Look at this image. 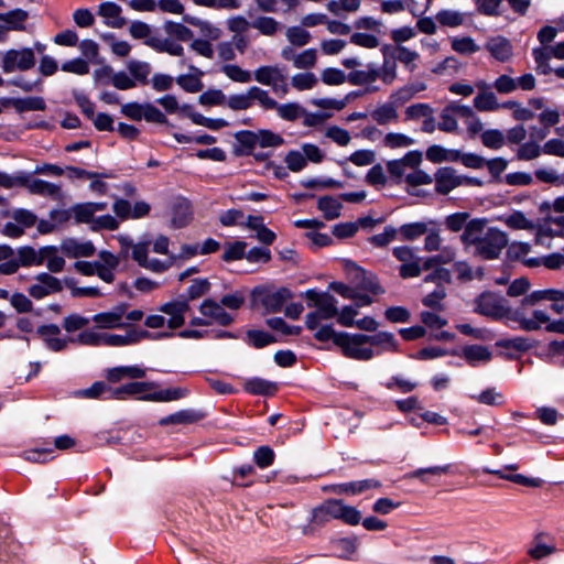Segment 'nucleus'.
Returning <instances> with one entry per match:
<instances>
[{"instance_id": "1", "label": "nucleus", "mask_w": 564, "mask_h": 564, "mask_svg": "<svg viewBox=\"0 0 564 564\" xmlns=\"http://www.w3.org/2000/svg\"><path fill=\"white\" fill-rule=\"evenodd\" d=\"M305 296L308 301L307 306L315 308L305 316V326L314 332V337L318 341H329L336 334L328 322L338 314L337 300L327 292L316 290H307Z\"/></svg>"}, {"instance_id": "2", "label": "nucleus", "mask_w": 564, "mask_h": 564, "mask_svg": "<svg viewBox=\"0 0 564 564\" xmlns=\"http://www.w3.org/2000/svg\"><path fill=\"white\" fill-rule=\"evenodd\" d=\"M118 241L121 246V253L124 256L128 254L129 249H131V258L135 261L141 268L149 270L154 273H163L167 271L173 264L175 257L171 256L169 259L160 260L156 258L149 257L150 242L141 241L133 243L132 239L128 236L120 235L118 237Z\"/></svg>"}, {"instance_id": "3", "label": "nucleus", "mask_w": 564, "mask_h": 564, "mask_svg": "<svg viewBox=\"0 0 564 564\" xmlns=\"http://www.w3.org/2000/svg\"><path fill=\"white\" fill-rule=\"evenodd\" d=\"M330 340L340 348L345 357L356 360H370L375 357V349L369 347L364 334L336 333Z\"/></svg>"}, {"instance_id": "4", "label": "nucleus", "mask_w": 564, "mask_h": 564, "mask_svg": "<svg viewBox=\"0 0 564 564\" xmlns=\"http://www.w3.org/2000/svg\"><path fill=\"white\" fill-rule=\"evenodd\" d=\"M507 245V235L497 228L490 227L484 232L475 252L484 259L492 260L500 256Z\"/></svg>"}, {"instance_id": "5", "label": "nucleus", "mask_w": 564, "mask_h": 564, "mask_svg": "<svg viewBox=\"0 0 564 564\" xmlns=\"http://www.w3.org/2000/svg\"><path fill=\"white\" fill-rule=\"evenodd\" d=\"M253 78L261 85L270 86L275 94L286 95L289 85L283 69L276 65H264L253 72Z\"/></svg>"}, {"instance_id": "6", "label": "nucleus", "mask_w": 564, "mask_h": 564, "mask_svg": "<svg viewBox=\"0 0 564 564\" xmlns=\"http://www.w3.org/2000/svg\"><path fill=\"white\" fill-rule=\"evenodd\" d=\"M451 276L452 275L449 270L444 268H437L434 272H432L425 278V282H437V285L431 293L426 294L423 297V305L434 311L443 310L442 301L446 296V289L444 288V285L441 284V282L448 283L451 281Z\"/></svg>"}, {"instance_id": "7", "label": "nucleus", "mask_w": 564, "mask_h": 564, "mask_svg": "<svg viewBox=\"0 0 564 564\" xmlns=\"http://www.w3.org/2000/svg\"><path fill=\"white\" fill-rule=\"evenodd\" d=\"M35 65V55L32 48L9 50L2 56V70L6 74L17 70L24 72Z\"/></svg>"}, {"instance_id": "8", "label": "nucleus", "mask_w": 564, "mask_h": 564, "mask_svg": "<svg viewBox=\"0 0 564 564\" xmlns=\"http://www.w3.org/2000/svg\"><path fill=\"white\" fill-rule=\"evenodd\" d=\"M63 290V282L56 276L41 272L33 278L28 288L29 295L34 300H42L46 296L59 293Z\"/></svg>"}, {"instance_id": "9", "label": "nucleus", "mask_w": 564, "mask_h": 564, "mask_svg": "<svg viewBox=\"0 0 564 564\" xmlns=\"http://www.w3.org/2000/svg\"><path fill=\"white\" fill-rule=\"evenodd\" d=\"M421 163L422 152L413 150L406 152L401 159L388 161L387 171L395 183H400L403 178L406 180L410 169L419 167Z\"/></svg>"}, {"instance_id": "10", "label": "nucleus", "mask_w": 564, "mask_h": 564, "mask_svg": "<svg viewBox=\"0 0 564 564\" xmlns=\"http://www.w3.org/2000/svg\"><path fill=\"white\" fill-rule=\"evenodd\" d=\"M535 62V70L539 75H549L553 70L550 65L552 57L564 59V41L551 46H541L532 50Z\"/></svg>"}, {"instance_id": "11", "label": "nucleus", "mask_w": 564, "mask_h": 564, "mask_svg": "<svg viewBox=\"0 0 564 564\" xmlns=\"http://www.w3.org/2000/svg\"><path fill=\"white\" fill-rule=\"evenodd\" d=\"M36 334L43 340L46 348L59 352L65 350L69 344L74 343V337L61 336V328L56 324H45L36 329Z\"/></svg>"}, {"instance_id": "12", "label": "nucleus", "mask_w": 564, "mask_h": 564, "mask_svg": "<svg viewBox=\"0 0 564 564\" xmlns=\"http://www.w3.org/2000/svg\"><path fill=\"white\" fill-rule=\"evenodd\" d=\"M558 551L556 538L545 531H540L531 539V561H542Z\"/></svg>"}, {"instance_id": "13", "label": "nucleus", "mask_w": 564, "mask_h": 564, "mask_svg": "<svg viewBox=\"0 0 564 564\" xmlns=\"http://www.w3.org/2000/svg\"><path fill=\"white\" fill-rule=\"evenodd\" d=\"M25 189L32 195H39L53 200H62L64 193L59 184L36 178L29 172Z\"/></svg>"}, {"instance_id": "14", "label": "nucleus", "mask_w": 564, "mask_h": 564, "mask_svg": "<svg viewBox=\"0 0 564 564\" xmlns=\"http://www.w3.org/2000/svg\"><path fill=\"white\" fill-rule=\"evenodd\" d=\"M534 236L536 245H544V239L552 236H564V213L546 214L543 224L535 228Z\"/></svg>"}, {"instance_id": "15", "label": "nucleus", "mask_w": 564, "mask_h": 564, "mask_svg": "<svg viewBox=\"0 0 564 564\" xmlns=\"http://www.w3.org/2000/svg\"><path fill=\"white\" fill-rule=\"evenodd\" d=\"M199 312L204 317H207L212 324H218L220 326H229L234 323L235 316L228 313L223 304L215 300L207 299L199 305Z\"/></svg>"}, {"instance_id": "16", "label": "nucleus", "mask_w": 564, "mask_h": 564, "mask_svg": "<svg viewBox=\"0 0 564 564\" xmlns=\"http://www.w3.org/2000/svg\"><path fill=\"white\" fill-rule=\"evenodd\" d=\"M99 329H124L128 323L124 322V305H118L110 311L100 312L91 317Z\"/></svg>"}, {"instance_id": "17", "label": "nucleus", "mask_w": 564, "mask_h": 564, "mask_svg": "<svg viewBox=\"0 0 564 564\" xmlns=\"http://www.w3.org/2000/svg\"><path fill=\"white\" fill-rule=\"evenodd\" d=\"M435 182V191L441 195H447L453 189L462 186V175L452 166H443L437 169L433 176Z\"/></svg>"}, {"instance_id": "18", "label": "nucleus", "mask_w": 564, "mask_h": 564, "mask_svg": "<svg viewBox=\"0 0 564 564\" xmlns=\"http://www.w3.org/2000/svg\"><path fill=\"white\" fill-rule=\"evenodd\" d=\"M507 301L495 294L484 293L477 300L476 312L481 315L500 319Z\"/></svg>"}, {"instance_id": "19", "label": "nucleus", "mask_w": 564, "mask_h": 564, "mask_svg": "<svg viewBox=\"0 0 564 564\" xmlns=\"http://www.w3.org/2000/svg\"><path fill=\"white\" fill-rule=\"evenodd\" d=\"M159 311L170 316L167 327L176 329L184 325L185 314L189 311V304L187 300L171 301L162 304Z\"/></svg>"}, {"instance_id": "20", "label": "nucleus", "mask_w": 564, "mask_h": 564, "mask_svg": "<svg viewBox=\"0 0 564 564\" xmlns=\"http://www.w3.org/2000/svg\"><path fill=\"white\" fill-rule=\"evenodd\" d=\"M382 54H390V57L400 62L409 72H414L417 67L416 61L420 54L403 45H384L381 48Z\"/></svg>"}, {"instance_id": "21", "label": "nucleus", "mask_w": 564, "mask_h": 564, "mask_svg": "<svg viewBox=\"0 0 564 564\" xmlns=\"http://www.w3.org/2000/svg\"><path fill=\"white\" fill-rule=\"evenodd\" d=\"M527 297L522 299L520 307H512L506 303L501 321L512 327L519 329H529V318L527 317Z\"/></svg>"}, {"instance_id": "22", "label": "nucleus", "mask_w": 564, "mask_h": 564, "mask_svg": "<svg viewBox=\"0 0 564 564\" xmlns=\"http://www.w3.org/2000/svg\"><path fill=\"white\" fill-rule=\"evenodd\" d=\"M142 336H150V332L144 329L129 328L126 334L105 333V345L108 347H123L138 344Z\"/></svg>"}, {"instance_id": "23", "label": "nucleus", "mask_w": 564, "mask_h": 564, "mask_svg": "<svg viewBox=\"0 0 564 564\" xmlns=\"http://www.w3.org/2000/svg\"><path fill=\"white\" fill-rule=\"evenodd\" d=\"M147 376V369L139 365L117 366L106 370L108 382L117 383L124 379H142Z\"/></svg>"}, {"instance_id": "24", "label": "nucleus", "mask_w": 564, "mask_h": 564, "mask_svg": "<svg viewBox=\"0 0 564 564\" xmlns=\"http://www.w3.org/2000/svg\"><path fill=\"white\" fill-rule=\"evenodd\" d=\"M155 384L153 382L145 381H132L113 389V400H126L130 397H138L142 400H147V391L152 389Z\"/></svg>"}, {"instance_id": "25", "label": "nucleus", "mask_w": 564, "mask_h": 564, "mask_svg": "<svg viewBox=\"0 0 564 564\" xmlns=\"http://www.w3.org/2000/svg\"><path fill=\"white\" fill-rule=\"evenodd\" d=\"M539 301H549V308L555 314L564 312V292L558 290H541L531 292V305Z\"/></svg>"}, {"instance_id": "26", "label": "nucleus", "mask_w": 564, "mask_h": 564, "mask_svg": "<svg viewBox=\"0 0 564 564\" xmlns=\"http://www.w3.org/2000/svg\"><path fill=\"white\" fill-rule=\"evenodd\" d=\"M61 250L68 258H80L93 256L95 247L91 241H80L69 238L61 243Z\"/></svg>"}, {"instance_id": "27", "label": "nucleus", "mask_w": 564, "mask_h": 564, "mask_svg": "<svg viewBox=\"0 0 564 564\" xmlns=\"http://www.w3.org/2000/svg\"><path fill=\"white\" fill-rule=\"evenodd\" d=\"M519 87L524 90L529 89V74H523L517 78L503 74L500 75L492 84V88H495L499 94H510Z\"/></svg>"}, {"instance_id": "28", "label": "nucleus", "mask_w": 564, "mask_h": 564, "mask_svg": "<svg viewBox=\"0 0 564 564\" xmlns=\"http://www.w3.org/2000/svg\"><path fill=\"white\" fill-rule=\"evenodd\" d=\"M486 50L499 62L508 61L512 55V46L503 36H494L485 45Z\"/></svg>"}, {"instance_id": "29", "label": "nucleus", "mask_w": 564, "mask_h": 564, "mask_svg": "<svg viewBox=\"0 0 564 564\" xmlns=\"http://www.w3.org/2000/svg\"><path fill=\"white\" fill-rule=\"evenodd\" d=\"M50 251L48 248L42 247L39 250L32 247H21L18 250V261L20 267H32L41 265L45 262L46 253Z\"/></svg>"}, {"instance_id": "30", "label": "nucleus", "mask_w": 564, "mask_h": 564, "mask_svg": "<svg viewBox=\"0 0 564 564\" xmlns=\"http://www.w3.org/2000/svg\"><path fill=\"white\" fill-rule=\"evenodd\" d=\"M370 116L380 126L394 123L399 120L398 105L390 100L376 107Z\"/></svg>"}, {"instance_id": "31", "label": "nucleus", "mask_w": 564, "mask_h": 564, "mask_svg": "<svg viewBox=\"0 0 564 564\" xmlns=\"http://www.w3.org/2000/svg\"><path fill=\"white\" fill-rule=\"evenodd\" d=\"M462 356L470 366L477 367L490 361L492 354L485 346L469 345L463 348Z\"/></svg>"}, {"instance_id": "32", "label": "nucleus", "mask_w": 564, "mask_h": 564, "mask_svg": "<svg viewBox=\"0 0 564 564\" xmlns=\"http://www.w3.org/2000/svg\"><path fill=\"white\" fill-rule=\"evenodd\" d=\"M366 337L369 347L372 349L373 347L378 348V350L375 351V356L382 351H395L398 349L397 340L391 333L380 332L375 335H366Z\"/></svg>"}, {"instance_id": "33", "label": "nucleus", "mask_w": 564, "mask_h": 564, "mask_svg": "<svg viewBox=\"0 0 564 564\" xmlns=\"http://www.w3.org/2000/svg\"><path fill=\"white\" fill-rule=\"evenodd\" d=\"M126 67L129 75L134 80L137 87L139 85L149 84V76L151 74L152 67L148 62L139 59H129L126 63Z\"/></svg>"}, {"instance_id": "34", "label": "nucleus", "mask_w": 564, "mask_h": 564, "mask_svg": "<svg viewBox=\"0 0 564 564\" xmlns=\"http://www.w3.org/2000/svg\"><path fill=\"white\" fill-rule=\"evenodd\" d=\"M380 79L378 65L368 63L365 69L352 70L348 74L347 80L352 85H368Z\"/></svg>"}, {"instance_id": "35", "label": "nucleus", "mask_w": 564, "mask_h": 564, "mask_svg": "<svg viewBox=\"0 0 564 564\" xmlns=\"http://www.w3.org/2000/svg\"><path fill=\"white\" fill-rule=\"evenodd\" d=\"M113 389L104 381H96L89 388L76 391L75 395L85 399L111 400L113 399Z\"/></svg>"}, {"instance_id": "36", "label": "nucleus", "mask_w": 564, "mask_h": 564, "mask_svg": "<svg viewBox=\"0 0 564 564\" xmlns=\"http://www.w3.org/2000/svg\"><path fill=\"white\" fill-rule=\"evenodd\" d=\"M291 297V291L286 288H281L274 292L267 293L262 299V304L267 312L275 313L281 311L283 305Z\"/></svg>"}, {"instance_id": "37", "label": "nucleus", "mask_w": 564, "mask_h": 564, "mask_svg": "<svg viewBox=\"0 0 564 564\" xmlns=\"http://www.w3.org/2000/svg\"><path fill=\"white\" fill-rule=\"evenodd\" d=\"M531 109L540 110L536 118L544 128L555 126L560 121V112L554 108L544 107V101L540 98L531 99Z\"/></svg>"}, {"instance_id": "38", "label": "nucleus", "mask_w": 564, "mask_h": 564, "mask_svg": "<svg viewBox=\"0 0 564 564\" xmlns=\"http://www.w3.org/2000/svg\"><path fill=\"white\" fill-rule=\"evenodd\" d=\"M434 225V221H414L400 226L398 234L402 240L413 241L429 231V227Z\"/></svg>"}, {"instance_id": "39", "label": "nucleus", "mask_w": 564, "mask_h": 564, "mask_svg": "<svg viewBox=\"0 0 564 564\" xmlns=\"http://www.w3.org/2000/svg\"><path fill=\"white\" fill-rule=\"evenodd\" d=\"M189 69L193 70V74L180 75L175 82L187 93H198L204 87L200 79L203 72L193 65L189 66Z\"/></svg>"}, {"instance_id": "40", "label": "nucleus", "mask_w": 564, "mask_h": 564, "mask_svg": "<svg viewBox=\"0 0 564 564\" xmlns=\"http://www.w3.org/2000/svg\"><path fill=\"white\" fill-rule=\"evenodd\" d=\"M484 232V221L474 219L467 223L460 239L466 247L475 246L476 249L482 238Z\"/></svg>"}, {"instance_id": "41", "label": "nucleus", "mask_w": 564, "mask_h": 564, "mask_svg": "<svg viewBox=\"0 0 564 564\" xmlns=\"http://www.w3.org/2000/svg\"><path fill=\"white\" fill-rule=\"evenodd\" d=\"M98 13L106 20V24L111 28H121L124 24V19L121 17V8L115 2L101 3Z\"/></svg>"}, {"instance_id": "42", "label": "nucleus", "mask_w": 564, "mask_h": 564, "mask_svg": "<svg viewBox=\"0 0 564 564\" xmlns=\"http://www.w3.org/2000/svg\"><path fill=\"white\" fill-rule=\"evenodd\" d=\"M203 414L196 410L186 409L175 412L166 417L161 419L160 424H191L203 419Z\"/></svg>"}, {"instance_id": "43", "label": "nucleus", "mask_w": 564, "mask_h": 564, "mask_svg": "<svg viewBox=\"0 0 564 564\" xmlns=\"http://www.w3.org/2000/svg\"><path fill=\"white\" fill-rule=\"evenodd\" d=\"M252 29L264 36L272 37L282 29V24L273 17L259 15L252 20Z\"/></svg>"}, {"instance_id": "44", "label": "nucleus", "mask_w": 564, "mask_h": 564, "mask_svg": "<svg viewBox=\"0 0 564 564\" xmlns=\"http://www.w3.org/2000/svg\"><path fill=\"white\" fill-rule=\"evenodd\" d=\"M148 46L152 47L158 52H164L173 56H182L184 48L174 40L167 37L158 36L156 39H150Z\"/></svg>"}, {"instance_id": "45", "label": "nucleus", "mask_w": 564, "mask_h": 564, "mask_svg": "<svg viewBox=\"0 0 564 564\" xmlns=\"http://www.w3.org/2000/svg\"><path fill=\"white\" fill-rule=\"evenodd\" d=\"M243 388L254 395H269L274 393L276 384L262 378H251L246 380Z\"/></svg>"}, {"instance_id": "46", "label": "nucleus", "mask_w": 564, "mask_h": 564, "mask_svg": "<svg viewBox=\"0 0 564 564\" xmlns=\"http://www.w3.org/2000/svg\"><path fill=\"white\" fill-rule=\"evenodd\" d=\"M192 218L191 204L186 199L178 200L173 206L172 224L176 228H182L188 224Z\"/></svg>"}, {"instance_id": "47", "label": "nucleus", "mask_w": 564, "mask_h": 564, "mask_svg": "<svg viewBox=\"0 0 564 564\" xmlns=\"http://www.w3.org/2000/svg\"><path fill=\"white\" fill-rule=\"evenodd\" d=\"M26 19L28 12L22 9L0 13V21L4 22L3 28L7 30H24Z\"/></svg>"}, {"instance_id": "48", "label": "nucleus", "mask_w": 564, "mask_h": 564, "mask_svg": "<svg viewBox=\"0 0 564 564\" xmlns=\"http://www.w3.org/2000/svg\"><path fill=\"white\" fill-rule=\"evenodd\" d=\"M414 142V139L400 132H388L381 139V145L391 150L409 148Z\"/></svg>"}, {"instance_id": "49", "label": "nucleus", "mask_w": 564, "mask_h": 564, "mask_svg": "<svg viewBox=\"0 0 564 564\" xmlns=\"http://www.w3.org/2000/svg\"><path fill=\"white\" fill-rule=\"evenodd\" d=\"M317 207L323 213L324 217L330 220L340 216L343 205L336 197L323 196L318 199Z\"/></svg>"}, {"instance_id": "50", "label": "nucleus", "mask_w": 564, "mask_h": 564, "mask_svg": "<svg viewBox=\"0 0 564 564\" xmlns=\"http://www.w3.org/2000/svg\"><path fill=\"white\" fill-rule=\"evenodd\" d=\"M474 107L478 111H496L502 108V104H499L497 96L491 90L477 94L474 98Z\"/></svg>"}, {"instance_id": "51", "label": "nucleus", "mask_w": 564, "mask_h": 564, "mask_svg": "<svg viewBox=\"0 0 564 564\" xmlns=\"http://www.w3.org/2000/svg\"><path fill=\"white\" fill-rule=\"evenodd\" d=\"M332 550L335 556L349 560L357 550V543L351 538L337 539L332 542Z\"/></svg>"}, {"instance_id": "52", "label": "nucleus", "mask_w": 564, "mask_h": 564, "mask_svg": "<svg viewBox=\"0 0 564 564\" xmlns=\"http://www.w3.org/2000/svg\"><path fill=\"white\" fill-rule=\"evenodd\" d=\"M541 265L550 270H560L564 267V254L554 252L541 257H531V268Z\"/></svg>"}, {"instance_id": "53", "label": "nucleus", "mask_w": 564, "mask_h": 564, "mask_svg": "<svg viewBox=\"0 0 564 564\" xmlns=\"http://www.w3.org/2000/svg\"><path fill=\"white\" fill-rule=\"evenodd\" d=\"M10 104L19 112L44 110L46 107L44 99L41 97L13 98Z\"/></svg>"}, {"instance_id": "54", "label": "nucleus", "mask_w": 564, "mask_h": 564, "mask_svg": "<svg viewBox=\"0 0 564 564\" xmlns=\"http://www.w3.org/2000/svg\"><path fill=\"white\" fill-rule=\"evenodd\" d=\"M383 62L378 70L380 80L386 85H391L397 79V61L390 57V54H382Z\"/></svg>"}, {"instance_id": "55", "label": "nucleus", "mask_w": 564, "mask_h": 564, "mask_svg": "<svg viewBox=\"0 0 564 564\" xmlns=\"http://www.w3.org/2000/svg\"><path fill=\"white\" fill-rule=\"evenodd\" d=\"M26 171H18L14 174H8L6 172L0 171V186L6 189H12L15 187H24L28 181Z\"/></svg>"}, {"instance_id": "56", "label": "nucleus", "mask_w": 564, "mask_h": 564, "mask_svg": "<svg viewBox=\"0 0 564 564\" xmlns=\"http://www.w3.org/2000/svg\"><path fill=\"white\" fill-rule=\"evenodd\" d=\"M275 111L281 119L286 121H295L305 115V108L299 102L278 104Z\"/></svg>"}, {"instance_id": "57", "label": "nucleus", "mask_w": 564, "mask_h": 564, "mask_svg": "<svg viewBox=\"0 0 564 564\" xmlns=\"http://www.w3.org/2000/svg\"><path fill=\"white\" fill-rule=\"evenodd\" d=\"M318 83V78L314 73H297L291 77V86L297 91L311 90Z\"/></svg>"}, {"instance_id": "58", "label": "nucleus", "mask_w": 564, "mask_h": 564, "mask_svg": "<svg viewBox=\"0 0 564 564\" xmlns=\"http://www.w3.org/2000/svg\"><path fill=\"white\" fill-rule=\"evenodd\" d=\"M74 343L85 346H104L105 332L95 328L86 329L74 337Z\"/></svg>"}, {"instance_id": "59", "label": "nucleus", "mask_w": 564, "mask_h": 564, "mask_svg": "<svg viewBox=\"0 0 564 564\" xmlns=\"http://www.w3.org/2000/svg\"><path fill=\"white\" fill-rule=\"evenodd\" d=\"M187 395V390L176 387V388H169L163 389L160 391H156L154 393H150L148 397H145L147 400L151 401H158V402H169L174 400H180Z\"/></svg>"}, {"instance_id": "60", "label": "nucleus", "mask_w": 564, "mask_h": 564, "mask_svg": "<svg viewBox=\"0 0 564 564\" xmlns=\"http://www.w3.org/2000/svg\"><path fill=\"white\" fill-rule=\"evenodd\" d=\"M466 15L456 10H441L436 14V20L441 25L448 28H457L465 22Z\"/></svg>"}, {"instance_id": "61", "label": "nucleus", "mask_w": 564, "mask_h": 564, "mask_svg": "<svg viewBox=\"0 0 564 564\" xmlns=\"http://www.w3.org/2000/svg\"><path fill=\"white\" fill-rule=\"evenodd\" d=\"M220 70L232 82L247 84L251 82L252 74L237 64H225Z\"/></svg>"}, {"instance_id": "62", "label": "nucleus", "mask_w": 564, "mask_h": 564, "mask_svg": "<svg viewBox=\"0 0 564 564\" xmlns=\"http://www.w3.org/2000/svg\"><path fill=\"white\" fill-rule=\"evenodd\" d=\"M250 93L253 105L257 102L264 110H275L278 107V102L270 96L268 90L258 86H251Z\"/></svg>"}, {"instance_id": "63", "label": "nucleus", "mask_w": 564, "mask_h": 564, "mask_svg": "<svg viewBox=\"0 0 564 564\" xmlns=\"http://www.w3.org/2000/svg\"><path fill=\"white\" fill-rule=\"evenodd\" d=\"M226 106L235 111L247 110L253 106L250 87L243 94L231 95L226 100Z\"/></svg>"}, {"instance_id": "64", "label": "nucleus", "mask_w": 564, "mask_h": 564, "mask_svg": "<svg viewBox=\"0 0 564 564\" xmlns=\"http://www.w3.org/2000/svg\"><path fill=\"white\" fill-rule=\"evenodd\" d=\"M480 139L485 147L494 150L502 148L506 141L505 134L497 129H488L482 131Z\"/></svg>"}]
</instances>
